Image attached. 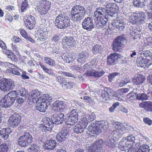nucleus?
Returning <instances> with one entry per match:
<instances>
[{
    "mask_svg": "<svg viewBox=\"0 0 152 152\" xmlns=\"http://www.w3.org/2000/svg\"><path fill=\"white\" fill-rule=\"evenodd\" d=\"M119 9L118 6L115 3H107L105 8L99 7L96 9L94 13V18L95 20L102 16L109 17H114L115 13Z\"/></svg>",
    "mask_w": 152,
    "mask_h": 152,
    "instance_id": "1",
    "label": "nucleus"
},
{
    "mask_svg": "<svg viewBox=\"0 0 152 152\" xmlns=\"http://www.w3.org/2000/svg\"><path fill=\"white\" fill-rule=\"evenodd\" d=\"M64 115L61 113L53 114L52 115L53 118L51 119L47 117L43 119L44 124L42 129V131L46 132L50 131L54 126V124L60 125L62 124L64 121Z\"/></svg>",
    "mask_w": 152,
    "mask_h": 152,
    "instance_id": "2",
    "label": "nucleus"
},
{
    "mask_svg": "<svg viewBox=\"0 0 152 152\" xmlns=\"http://www.w3.org/2000/svg\"><path fill=\"white\" fill-rule=\"evenodd\" d=\"M95 122V124L92 123L91 126L89 125L86 131L87 134L92 136H94L93 134H97L104 130H106L108 127V123L105 120Z\"/></svg>",
    "mask_w": 152,
    "mask_h": 152,
    "instance_id": "3",
    "label": "nucleus"
},
{
    "mask_svg": "<svg viewBox=\"0 0 152 152\" xmlns=\"http://www.w3.org/2000/svg\"><path fill=\"white\" fill-rule=\"evenodd\" d=\"M135 140L134 136L130 134L127 138H123L121 141L118 147L122 151L126 150L127 152H135L137 148L135 145H134Z\"/></svg>",
    "mask_w": 152,
    "mask_h": 152,
    "instance_id": "4",
    "label": "nucleus"
},
{
    "mask_svg": "<svg viewBox=\"0 0 152 152\" xmlns=\"http://www.w3.org/2000/svg\"><path fill=\"white\" fill-rule=\"evenodd\" d=\"M86 11L85 8L81 5H76L73 7L70 12L71 19L76 22H80L84 18Z\"/></svg>",
    "mask_w": 152,
    "mask_h": 152,
    "instance_id": "5",
    "label": "nucleus"
},
{
    "mask_svg": "<svg viewBox=\"0 0 152 152\" xmlns=\"http://www.w3.org/2000/svg\"><path fill=\"white\" fill-rule=\"evenodd\" d=\"M51 101L52 98L49 95L43 94L39 98L36 102V108L41 112H45Z\"/></svg>",
    "mask_w": 152,
    "mask_h": 152,
    "instance_id": "6",
    "label": "nucleus"
},
{
    "mask_svg": "<svg viewBox=\"0 0 152 152\" xmlns=\"http://www.w3.org/2000/svg\"><path fill=\"white\" fill-rule=\"evenodd\" d=\"M113 127L115 129L113 130L108 136L109 139L114 140L118 139L126 132L125 128L122 123L115 122L113 124Z\"/></svg>",
    "mask_w": 152,
    "mask_h": 152,
    "instance_id": "7",
    "label": "nucleus"
},
{
    "mask_svg": "<svg viewBox=\"0 0 152 152\" xmlns=\"http://www.w3.org/2000/svg\"><path fill=\"white\" fill-rule=\"evenodd\" d=\"M55 26L60 29H65L70 26L71 21L69 18L62 14L57 16L55 20Z\"/></svg>",
    "mask_w": 152,
    "mask_h": 152,
    "instance_id": "8",
    "label": "nucleus"
},
{
    "mask_svg": "<svg viewBox=\"0 0 152 152\" xmlns=\"http://www.w3.org/2000/svg\"><path fill=\"white\" fill-rule=\"evenodd\" d=\"M145 13L141 11H136L129 17L130 22L133 24L140 25L144 23L146 19Z\"/></svg>",
    "mask_w": 152,
    "mask_h": 152,
    "instance_id": "9",
    "label": "nucleus"
},
{
    "mask_svg": "<svg viewBox=\"0 0 152 152\" xmlns=\"http://www.w3.org/2000/svg\"><path fill=\"white\" fill-rule=\"evenodd\" d=\"M126 40V36L124 34L116 37L113 41V50L115 51H120L124 47V43Z\"/></svg>",
    "mask_w": 152,
    "mask_h": 152,
    "instance_id": "10",
    "label": "nucleus"
},
{
    "mask_svg": "<svg viewBox=\"0 0 152 152\" xmlns=\"http://www.w3.org/2000/svg\"><path fill=\"white\" fill-rule=\"evenodd\" d=\"M33 141L32 136L28 132H26L20 136L18 140V144L22 147L27 146Z\"/></svg>",
    "mask_w": 152,
    "mask_h": 152,
    "instance_id": "11",
    "label": "nucleus"
},
{
    "mask_svg": "<svg viewBox=\"0 0 152 152\" xmlns=\"http://www.w3.org/2000/svg\"><path fill=\"white\" fill-rule=\"evenodd\" d=\"M104 143L102 139L98 140L93 144V145L90 147L88 152H107L108 150L104 149L103 147Z\"/></svg>",
    "mask_w": 152,
    "mask_h": 152,
    "instance_id": "12",
    "label": "nucleus"
},
{
    "mask_svg": "<svg viewBox=\"0 0 152 152\" xmlns=\"http://www.w3.org/2000/svg\"><path fill=\"white\" fill-rule=\"evenodd\" d=\"M78 116L77 110H72L67 115L66 118L64 119L65 123L68 125H74L78 121Z\"/></svg>",
    "mask_w": 152,
    "mask_h": 152,
    "instance_id": "13",
    "label": "nucleus"
},
{
    "mask_svg": "<svg viewBox=\"0 0 152 152\" xmlns=\"http://www.w3.org/2000/svg\"><path fill=\"white\" fill-rule=\"evenodd\" d=\"M101 96L104 100H109L110 96H113L115 99L119 100V95L117 94H114V91L110 88L106 87L102 92Z\"/></svg>",
    "mask_w": 152,
    "mask_h": 152,
    "instance_id": "14",
    "label": "nucleus"
},
{
    "mask_svg": "<svg viewBox=\"0 0 152 152\" xmlns=\"http://www.w3.org/2000/svg\"><path fill=\"white\" fill-rule=\"evenodd\" d=\"M122 56L116 53H111L107 57V64L109 65H114L118 62V60L121 58Z\"/></svg>",
    "mask_w": 152,
    "mask_h": 152,
    "instance_id": "15",
    "label": "nucleus"
},
{
    "mask_svg": "<svg viewBox=\"0 0 152 152\" xmlns=\"http://www.w3.org/2000/svg\"><path fill=\"white\" fill-rule=\"evenodd\" d=\"M50 7V2L46 0L44 1L42 3L39 4L38 10L41 15H45L47 14Z\"/></svg>",
    "mask_w": 152,
    "mask_h": 152,
    "instance_id": "16",
    "label": "nucleus"
},
{
    "mask_svg": "<svg viewBox=\"0 0 152 152\" xmlns=\"http://www.w3.org/2000/svg\"><path fill=\"white\" fill-rule=\"evenodd\" d=\"M69 132L68 129L65 127L63 128L60 132L57 134L56 137L57 140L60 142L65 141L66 138L68 137Z\"/></svg>",
    "mask_w": 152,
    "mask_h": 152,
    "instance_id": "17",
    "label": "nucleus"
},
{
    "mask_svg": "<svg viewBox=\"0 0 152 152\" xmlns=\"http://www.w3.org/2000/svg\"><path fill=\"white\" fill-rule=\"evenodd\" d=\"M21 118L18 113L14 114L9 119V122L12 126L15 128L18 126L20 122Z\"/></svg>",
    "mask_w": 152,
    "mask_h": 152,
    "instance_id": "18",
    "label": "nucleus"
},
{
    "mask_svg": "<svg viewBox=\"0 0 152 152\" xmlns=\"http://www.w3.org/2000/svg\"><path fill=\"white\" fill-rule=\"evenodd\" d=\"M82 25L84 29L88 31L91 30L95 26L92 18L89 17L86 18L83 20Z\"/></svg>",
    "mask_w": 152,
    "mask_h": 152,
    "instance_id": "19",
    "label": "nucleus"
},
{
    "mask_svg": "<svg viewBox=\"0 0 152 152\" xmlns=\"http://www.w3.org/2000/svg\"><path fill=\"white\" fill-rule=\"evenodd\" d=\"M27 93V91L24 88L20 89L19 91H12L10 92L7 94L9 96L12 98H13L15 101L17 98L20 95L25 96Z\"/></svg>",
    "mask_w": 152,
    "mask_h": 152,
    "instance_id": "20",
    "label": "nucleus"
},
{
    "mask_svg": "<svg viewBox=\"0 0 152 152\" xmlns=\"http://www.w3.org/2000/svg\"><path fill=\"white\" fill-rule=\"evenodd\" d=\"M15 101L13 98L10 97V96L7 95L5 96L1 100L3 107L5 108L11 106L14 104Z\"/></svg>",
    "mask_w": 152,
    "mask_h": 152,
    "instance_id": "21",
    "label": "nucleus"
},
{
    "mask_svg": "<svg viewBox=\"0 0 152 152\" xmlns=\"http://www.w3.org/2000/svg\"><path fill=\"white\" fill-rule=\"evenodd\" d=\"M62 44L72 48L75 45L76 42L73 37L68 36L64 37L62 40Z\"/></svg>",
    "mask_w": 152,
    "mask_h": 152,
    "instance_id": "22",
    "label": "nucleus"
},
{
    "mask_svg": "<svg viewBox=\"0 0 152 152\" xmlns=\"http://www.w3.org/2000/svg\"><path fill=\"white\" fill-rule=\"evenodd\" d=\"M56 140L51 139L45 143L43 145V148L46 150H51L55 148L56 147Z\"/></svg>",
    "mask_w": 152,
    "mask_h": 152,
    "instance_id": "23",
    "label": "nucleus"
},
{
    "mask_svg": "<svg viewBox=\"0 0 152 152\" xmlns=\"http://www.w3.org/2000/svg\"><path fill=\"white\" fill-rule=\"evenodd\" d=\"M87 125V124L86 122H82L81 121L80 124H77L74 127L73 130L75 132L80 133L83 131Z\"/></svg>",
    "mask_w": 152,
    "mask_h": 152,
    "instance_id": "24",
    "label": "nucleus"
},
{
    "mask_svg": "<svg viewBox=\"0 0 152 152\" xmlns=\"http://www.w3.org/2000/svg\"><path fill=\"white\" fill-rule=\"evenodd\" d=\"M106 16H102L98 19H97L96 20V26L98 28H101L105 26L108 21L107 18Z\"/></svg>",
    "mask_w": 152,
    "mask_h": 152,
    "instance_id": "25",
    "label": "nucleus"
},
{
    "mask_svg": "<svg viewBox=\"0 0 152 152\" xmlns=\"http://www.w3.org/2000/svg\"><path fill=\"white\" fill-rule=\"evenodd\" d=\"M88 76H92L95 78H99L102 76L105 73L104 71L100 69L93 70L88 72Z\"/></svg>",
    "mask_w": 152,
    "mask_h": 152,
    "instance_id": "26",
    "label": "nucleus"
},
{
    "mask_svg": "<svg viewBox=\"0 0 152 152\" xmlns=\"http://www.w3.org/2000/svg\"><path fill=\"white\" fill-rule=\"evenodd\" d=\"M53 109L55 111H61L65 107L64 103L62 101L57 100L53 104Z\"/></svg>",
    "mask_w": 152,
    "mask_h": 152,
    "instance_id": "27",
    "label": "nucleus"
},
{
    "mask_svg": "<svg viewBox=\"0 0 152 152\" xmlns=\"http://www.w3.org/2000/svg\"><path fill=\"white\" fill-rule=\"evenodd\" d=\"M89 56V54L86 52H83L77 56V61L80 63H83Z\"/></svg>",
    "mask_w": 152,
    "mask_h": 152,
    "instance_id": "28",
    "label": "nucleus"
},
{
    "mask_svg": "<svg viewBox=\"0 0 152 152\" xmlns=\"http://www.w3.org/2000/svg\"><path fill=\"white\" fill-rule=\"evenodd\" d=\"M137 62L138 66L144 68H145L146 67L148 68L150 66V65H148L147 61L144 57L142 58L140 56L137 58Z\"/></svg>",
    "mask_w": 152,
    "mask_h": 152,
    "instance_id": "29",
    "label": "nucleus"
},
{
    "mask_svg": "<svg viewBox=\"0 0 152 152\" xmlns=\"http://www.w3.org/2000/svg\"><path fill=\"white\" fill-rule=\"evenodd\" d=\"M11 132V129L9 128L3 129L0 131V136L1 138L4 140H7L9 137V134Z\"/></svg>",
    "mask_w": 152,
    "mask_h": 152,
    "instance_id": "30",
    "label": "nucleus"
},
{
    "mask_svg": "<svg viewBox=\"0 0 152 152\" xmlns=\"http://www.w3.org/2000/svg\"><path fill=\"white\" fill-rule=\"evenodd\" d=\"M40 93L38 90H34L30 93L28 97L30 99H32L33 102H37L39 98L40 97Z\"/></svg>",
    "mask_w": 152,
    "mask_h": 152,
    "instance_id": "31",
    "label": "nucleus"
},
{
    "mask_svg": "<svg viewBox=\"0 0 152 152\" xmlns=\"http://www.w3.org/2000/svg\"><path fill=\"white\" fill-rule=\"evenodd\" d=\"M95 118V115L94 113H90L88 114H86L85 117L82 118V122H86L88 124V122H90L93 121Z\"/></svg>",
    "mask_w": 152,
    "mask_h": 152,
    "instance_id": "32",
    "label": "nucleus"
},
{
    "mask_svg": "<svg viewBox=\"0 0 152 152\" xmlns=\"http://www.w3.org/2000/svg\"><path fill=\"white\" fill-rule=\"evenodd\" d=\"M125 23L123 19L121 20H118L116 21V29L118 31H121L123 30L125 28Z\"/></svg>",
    "mask_w": 152,
    "mask_h": 152,
    "instance_id": "33",
    "label": "nucleus"
},
{
    "mask_svg": "<svg viewBox=\"0 0 152 152\" xmlns=\"http://www.w3.org/2000/svg\"><path fill=\"white\" fill-rule=\"evenodd\" d=\"M75 56L73 54L69 53L66 54L64 57V60L66 63H70L75 58Z\"/></svg>",
    "mask_w": 152,
    "mask_h": 152,
    "instance_id": "34",
    "label": "nucleus"
},
{
    "mask_svg": "<svg viewBox=\"0 0 152 152\" xmlns=\"http://www.w3.org/2000/svg\"><path fill=\"white\" fill-rule=\"evenodd\" d=\"M137 96V93L134 91L129 93L127 96V100L129 102H132L134 101Z\"/></svg>",
    "mask_w": 152,
    "mask_h": 152,
    "instance_id": "35",
    "label": "nucleus"
},
{
    "mask_svg": "<svg viewBox=\"0 0 152 152\" xmlns=\"http://www.w3.org/2000/svg\"><path fill=\"white\" fill-rule=\"evenodd\" d=\"M145 0H133V4L134 7L137 8H142L145 6Z\"/></svg>",
    "mask_w": 152,
    "mask_h": 152,
    "instance_id": "36",
    "label": "nucleus"
},
{
    "mask_svg": "<svg viewBox=\"0 0 152 152\" xmlns=\"http://www.w3.org/2000/svg\"><path fill=\"white\" fill-rule=\"evenodd\" d=\"M0 88L2 91L5 92L9 91L4 79H2L0 81Z\"/></svg>",
    "mask_w": 152,
    "mask_h": 152,
    "instance_id": "37",
    "label": "nucleus"
},
{
    "mask_svg": "<svg viewBox=\"0 0 152 152\" xmlns=\"http://www.w3.org/2000/svg\"><path fill=\"white\" fill-rule=\"evenodd\" d=\"M120 77V74L117 72L111 74L108 76L109 81L110 82H112L113 81L115 80H117Z\"/></svg>",
    "mask_w": 152,
    "mask_h": 152,
    "instance_id": "38",
    "label": "nucleus"
},
{
    "mask_svg": "<svg viewBox=\"0 0 152 152\" xmlns=\"http://www.w3.org/2000/svg\"><path fill=\"white\" fill-rule=\"evenodd\" d=\"M149 96L147 94L143 93L142 94H137L136 97V99L139 100L143 101L144 100H147L148 99Z\"/></svg>",
    "mask_w": 152,
    "mask_h": 152,
    "instance_id": "39",
    "label": "nucleus"
},
{
    "mask_svg": "<svg viewBox=\"0 0 152 152\" xmlns=\"http://www.w3.org/2000/svg\"><path fill=\"white\" fill-rule=\"evenodd\" d=\"M5 80L7 86L9 90L13 89L15 86V84L14 81L10 79H4Z\"/></svg>",
    "mask_w": 152,
    "mask_h": 152,
    "instance_id": "40",
    "label": "nucleus"
},
{
    "mask_svg": "<svg viewBox=\"0 0 152 152\" xmlns=\"http://www.w3.org/2000/svg\"><path fill=\"white\" fill-rule=\"evenodd\" d=\"M102 48L101 45H96L92 48V52L94 54L101 53H102Z\"/></svg>",
    "mask_w": 152,
    "mask_h": 152,
    "instance_id": "41",
    "label": "nucleus"
},
{
    "mask_svg": "<svg viewBox=\"0 0 152 152\" xmlns=\"http://www.w3.org/2000/svg\"><path fill=\"white\" fill-rule=\"evenodd\" d=\"M130 81V80L129 78H126L118 82L117 83L116 85L118 86L121 87L129 83Z\"/></svg>",
    "mask_w": 152,
    "mask_h": 152,
    "instance_id": "42",
    "label": "nucleus"
},
{
    "mask_svg": "<svg viewBox=\"0 0 152 152\" xmlns=\"http://www.w3.org/2000/svg\"><path fill=\"white\" fill-rule=\"evenodd\" d=\"M150 149L148 145L146 144L141 145L137 151L136 152H149Z\"/></svg>",
    "mask_w": 152,
    "mask_h": 152,
    "instance_id": "43",
    "label": "nucleus"
},
{
    "mask_svg": "<svg viewBox=\"0 0 152 152\" xmlns=\"http://www.w3.org/2000/svg\"><path fill=\"white\" fill-rule=\"evenodd\" d=\"M114 142V140L109 139L108 136L107 140L105 142V144L107 146L113 148L115 146V144Z\"/></svg>",
    "mask_w": 152,
    "mask_h": 152,
    "instance_id": "44",
    "label": "nucleus"
},
{
    "mask_svg": "<svg viewBox=\"0 0 152 152\" xmlns=\"http://www.w3.org/2000/svg\"><path fill=\"white\" fill-rule=\"evenodd\" d=\"M28 91H27V93L26 94V95L25 96L23 95H20L19 96L20 97H18L16 98V102L19 104H21L22 103L23 101L26 99V97L28 95Z\"/></svg>",
    "mask_w": 152,
    "mask_h": 152,
    "instance_id": "45",
    "label": "nucleus"
},
{
    "mask_svg": "<svg viewBox=\"0 0 152 152\" xmlns=\"http://www.w3.org/2000/svg\"><path fill=\"white\" fill-rule=\"evenodd\" d=\"M145 79V78H142L141 77H137L132 78V81L135 84L138 85L143 83Z\"/></svg>",
    "mask_w": 152,
    "mask_h": 152,
    "instance_id": "46",
    "label": "nucleus"
},
{
    "mask_svg": "<svg viewBox=\"0 0 152 152\" xmlns=\"http://www.w3.org/2000/svg\"><path fill=\"white\" fill-rule=\"evenodd\" d=\"M27 0H24L22 3L21 7V11L23 12L26 11L29 7V5L28 3Z\"/></svg>",
    "mask_w": 152,
    "mask_h": 152,
    "instance_id": "47",
    "label": "nucleus"
},
{
    "mask_svg": "<svg viewBox=\"0 0 152 152\" xmlns=\"http://www.w3.org/2000/svg\"><path fill=\"white\" fill-rule=\"evenodd\" d=\"M39 148L37 145L33 144L28 148V150L30 152H37L39 151Z\"/></svg>",
    "mask_w": 152,
    "mask_h": 152,
    "instance_id": "48",
    "label": "nucleus"
},
{
    "mask_svg": "<svg viewBox=\"0 0 152 152\" xmlns=\"http://www.w3.org/2000/svg\"><path fill=\"white\" fill-rule=\"evenodd\" d=\"M139 53L141 54L140 57L146 58L148 56H151L152 53L149 50L139 51Z\"/></svg>",
    "mask_w": 152,
    "mask_h": 152,
    "instance_id": "49",
    "label": "nucleus"
},
{
    "mask_svg": "<svg viewBox=\"0 0 152 152\" xmlns=\"http://www.w3.org/2000/svg\"><path fill=\"white\" fill-rule=\"evenodd\" d=\"M45 60L47 64L52 66H55L56 64L55 61L50 58L45 57Z\"/></svg>",
    "mask_w": 152,
    "mask_h": 152,
    "instance_id": "50",
    "label": "nucleus"
},
{
    "mask_svg": "<svg viewBox=\"0 0 152 152\" xmlns=\"http://www.w3.org/2000/svg\"><path fill=\"white\" fill-rule=\"evenodd\" d=\"M56 77V80L59 83H62L64 84L66 83V80L63 77L58 76L56 74V76H55Z\"/></svg>",
    "mask_w": 152,
    "mask_h": 152,
    "instance_id": "51",
    "label": "nucleus"
},
{
    "mask_svg": "<svg viewBox=\"0 0 152 152\" xmlns=\"http://www.w3.org/2000/svg\"><path fill=\"white\" fill-rule=\"evenodd\" d=\"M24 21L26 26L28 27L29 29H31L33 28L35 25V23H32V22L29 21V20L26 19L24 20Z\"/></svg>",
    "mask_w": 152,
    "mask_h": 152,
    "instance_id": "52",
    "label": "nucleus"
},
{
    "mask_svg": "<svg viewBox=\"0 0 152 152\" xmlns=\"http://www.w3.org/2000/svg\"><path fill=\"white\" fill-rule=\"evenodd\" d=\"M58 74L61 75H64L66 76L72 77L75 78L74 75L72 73L70 72H66L62 71H58L57 72Z\"/></svg>",
    "mask_w": 152,
    "mask_h": 152,
    "instance_id": "53",
    "label": "nucleus"
},
{
    "mask_svg": "<svg viewBox=\"0 0 152 152\" xmlns=\"http://www.w3.org/2000/svg\"><path fill=\"white\" fill-rule=\"evenodd\" d=\"M8 148L5 143H3L0 145V152H7Z\"/></svg>",
    "mask_w": 152,
    "mask_h": 152,
    "instance_id": "54",
    "label": "nucleus"
},
{
    "mask_svg": "<svg viewBox=\"0 0 152 152\" xmlns=\"http://www.w3.org/2000/svg\"><path fill=\"white\" fill-rule=\"evenodd\" d=\"M145 108L148 111H152V102H147L145 104Z\"/></svg>",
    "mask_w": 152,
    "mask_h": 152,
    "instance_id": "55",
    "label": "nucleus"
},
{
    "mask_svg": "<svg viewBox=\"0 0 152 152\" xmlns=\"http://www.w3.org/2000/svg\"><path fill=\"white\" fill-rule=\"evenodd\" d=\"M150 11L148 12L147 15L150 19L152 20V0H151L149 4Z\"/></svg>",
    "mask_w": 152,
    "mask_h": 152,
    "instance_id": "56",
    "label": "nucleus"
},
{
    "mask_svg": "<svg viewBox=\"0 0 152 152\" xmlns=\"http://www.w3.org/2000/svg\"><path fill=\"white\" fill-rule=\"evenodd\" d=\"M3 50V53L5 54H7V56L9 58H12V51L9 50H6V49H4Z\"/></svg>",
    "mask_w": 152,
    "mask_h": 152,
    "instance_id": "57",
    "label": "nucleus"
},
{
    "mask_svg": "<svg viewBox=\"0 0 152 152\" xmlns=\"http://www.w3.org/2000/svg\"><path fill=\"white\" fill-rule=\"evenodd\" d=\"M90 70L92 71L93 70H95L96 69H100L99 68V66L97 64H92L90 65V67L89 68Z\"/></svg>",
    "mask_w": 152,
    "mask_h": 152,
    "instance_id": "58",
    "label": "nucleus"
},
{
    "mask_svg": "<svg viewBox=\"0 0 152 152\" xmlns=\"http://www.w3.org/2000/svg\"><path fill=\"white\" fill-rule=\"evenodd\" d=\"M9 72L10 73H12L14 75H20V73L19 71L16 68H12V69H9Z\"/></svg>",
    "mask_w": 152,
    "mask_h": 152,
    "instance_id": "59",
    "label": "nucleus"
},
{
    "mask_svg": "<svg viewBox=\"0 0 152 152\" xmlns=\"http://www.w3.org/2000/svg\"><path fill=\"white\" fill-rule=\"evenodd\" d=\"M25 19L29 20V21L32 22V23H35V19L34 17L31 15H28L27 18H26Z\"/></svg>",
    "mask_w": 152,
    "mask_h": 152,
    "instance_id": "60",
    "label": "nucleus"
},
{
    "mask_svg": "<svg viewBox=\"0 0 152 152\" xmlns=\"http://www.w3.org/2000/svg\"><path fill=\"white\" fill-rule=\"evenodd\" d=\"M115 26H116V21L115 22H113L109 24L108 25V28L111 31L116 28Z\"/></svg>",
    "mask_w": 152,
    "mask_h": 152,
    "instance_id": "61",
    "label": "nucleus"
},
{
    "mask_svg": "<svg viewBox=\"0 0 152 152\" xmlns=\"http://www.w3.org/2000/svg\"><path fill=\"white\" fill-rule=\"evenodd\" d=\"M143 121L146 124L150 126L152 124V121L148 118H145L143 119Z\"/></svg>",
    "mask_w": 152,
    "mask_h": 152,
    "instance_id": "62",
    "label": "nucleus"
},
{
    "mask_svg": "<svg viewBox=\"0 0 152 152\" xmlns=\"http://www.w3.org/2000/svg\"><path fill=\"white\" fill-rule=\"evenodd\" d=\"M145 58L147 61L148 65H151L152 64V53L151 54V56H148Z\"/></svg>",
    "mask_w": 152,
    "mask_h": 152,
    "instance_id": "63",
    "label": "nucleus"
},
{
    "mask_svg": "<svg viewBox=\"0 0 152 152\" xmlns=\"http://www.w3.org/2000/svg\"><path fill=\"white\" fill-rule=\"evenodd\" d=\"M63 85H66L69 88H73L74 83L72 82H67L66 81V83H64Z\"/></svg>",
    "mask_w": 152,
    "mask_h": 152,
    "instance_id": "64",
    "label": "nucleus"
}]
</instances>
